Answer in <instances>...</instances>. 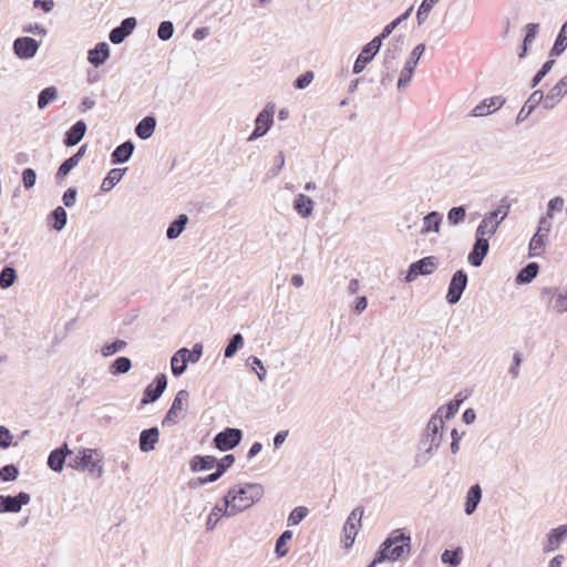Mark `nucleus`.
I'll return each mask as SVG.
<instances>
[{
  "instance_id": "de8ad7c7",
  "label": "nucleus",
  "mask_w": 567,
  "mask_h": 567,
  "mask_svg": "<svg viewBox=\"0 0 567 567\" xmlns=\"http://www.w3.org/2000/svg\"><path fill=\"white\" fill-rule=\"evenodd\" d=\"M127 346V342L121 339L113 341L112 343L105 344L101 348V354L103 357H111L117 352L123 351Z\"/></svg>"
},
{
  "instance_id": "c9c22d12",
  "label": "nucleus",
  "mask_w": 567,
  "mask_h": 567,
  "mask_svg": "<svg viewBox=\"0 0 567 567\" xmlns=\"http://www.w3.org/2000/svg\"><path fill=\"white\" fill-rule=\"evenodd\" d=\"M132 368V361L127 357H118L109 367V372L112 375L124 374Z\"/></svg>"
},
{
  "instance_id": "4468645a",
  "label": "nucleus",
  "mask_w": 567,
  "mask_h": 567,
  "mask_svg": "<svg viewBox=\"0 0 567 567\" xmlns=\"http://www.w3.org/2000/svg\"><path fill=\"white\" fill-rule=\"evenodd\" d=\"M167 386V378L165 374H158L156 375L154 382L148 384L143 393V398L141 400L142 405H146L150 403L155 402L157 399L161 398L163 392L165 391Z\"/></svg>"
},
{
  "instance_id": "338daca9",
  "label": "nucleus",
  "mask_w": 567,
  "mask_h": 567,
  "mask_svg": "<svg viewBox=\"0 0 567 567\" xmlns=\"http://www.w3.org/2000/svg\"><path fill=\"white\" fill-rule=\"evenodd\" d=\"M12 440L13 435L11 432L6 426L0 425V447L8 449L12 445Z\"/></svg>"
},
{
  "instance_id": "774afa93",
  "label": "nucleus",
  "mask_w": 567,
  "mask_h": 567,
  "mask_svg": "<svg viewBox=\"0 0 567 567\" xmlns=\"http://www.w3.org/2000/svg\"><path fill=\"white\" fill-rule=\"evenodd\" d=\"M539 24L538 23H528L526 25V34L524 38L525 44H532L537 35Z\"/></svg>"
},
{
  "instance_id": "f3484780",
  "label": "nucleus",
  "mask_w": 567,
  "mask_h": 567,
  "mask_svg": "<svg viewBox=\"0 0 567 567\" xmlns=\"http://www.w3.org/2000/svg\"><path fill=\"white\" fill-rule=\"evenodd\" d=\"M567 94V79H560L543 99V107L554 109L560 100Z\"/></svg>"
},
{
  "instance_id": "3c124183",
  "label": "nucleus",
  "mask_w": 567,
  "mask_h": 567,
  "mask_svg": "<svg viewBox=\"0 0 567 567\" xmlns=\"http://www.w3.org/2000/svg\"><path fill=\"white\" fill-rule=\"evenodd\" d=\"M414 70V68L404 64V68L402 69L396 83L399 91H403L409 85L412 80Z\"/></svg>"
},
{
  "instance_id": "7c9ffc66",
  "label": "nucleus",
  "mask_w": 567,
  "mask_h": 567,
  "mask_svg": "<svg viewBox=\"0 0 567 567\" xmlns=\"http://www.w3.org/2000/svg\"><path fill=\"white\" fill-rule=\"evenodd\" d=\"M155 127V117L146 116L136 125L135 133L141 140H147L153 135Z\"/></svg>"
},
{
  "instance_id": "6ab92c4d",
  "label": "nucleus",
  "mask_w": 567,
  "mask_h": 567,
  "mask_svg": "<svg viewBox=\"0 0 567 567\" xmlns=\"http://www.w3.org/2000/svg\"><path fill=\"white\" fill-rule=\"evenodd\" d=\"M136 27V19L133 17L126 18L121 22V25L114 28L110 34L109 39L114 44L122 43L126 37H128Z\"/></svg>"
},
{
  "instance_id": "09e8293b",
  "label": "nucleus",
  "mask_w": 567,
  "mask_h": 567,
  "mask_svg": "<svg viewBox=\"0 0 567 567\" xmlns=\"http://www.w3.org/2000/svg\"><path fill=\"white\" fill-rule=\"evenodd\" d=\"M466 209L464 206L453 207L447 212V220L452 226H456L464 221Z\"/></svg>"
},
{
  "instance_id": "f8f14e48",
  "label": "nucleus",
  "mask_w": 567,
  "mask_h": 567,
  "mask_svg": "<svg viewBox=\"0 0 567 567\" xmlns=\"http://www.w3.org/2000/svg\"><path fill=\"white\" fill-rule=\"evenodd\" d=\"M466 286L467 275L463 270H457L451 279L446 301L451 305L458 302Z\"/></svg>"
},
{
  "instance_id": "13d9d810",
  "label": "nucleus",
  "mask_w": 567,
  "mask_h": 567,
  "mask_svg": "<svg viewBox=\"0 0 567 567\" xmlns=\"http://www.w3.org/2000/svg\"><path fill=\"white\" fill-rule=\"evenodd\" d=\"M220 515H224V504L223 505H219L217 504L212 513L209 514L208 518H207V522H206V528L207 530H212L214 529V527L216 526V524L218 523L219 520V516Z\"/></svg>"
},
{
  "instance_id": "a18cd8bd",
  "label": "nucleus",
  "mask_w": 567,
  "mask_h": 567,
  "mask_svg": "<svg viewBox=\"0 0 567 567\" xmlns=\"http://www.w3.org/2000/svg\"><path fill=\"white\" fill-rule=\"evenodd\" d=\"M547 236H543L542 234H535L529 241V255L532 257L539 256L543 254L545 249V239Z\"/></svg>"
},
{
  "instance_id": "39448f33",
  "label": "nucleus",
  "mask_w": 567,
  "mask_h": 567,
  "mask_svg": "<svg viewBox=\"0 0 567 567\" xmlns=\"http://www.w3.org/2000/svg\"><path fill=\"white\" fill-rule=\"evenodd\" d=\"M507 209L502 210L497 208L493 212L487 213L475 230V237L491 238L494 236L501 225L506 218Z\"/></svg>"
},
{
  "instance_id": "4be33fe9",
  "label": "nucleus",
  "mask_w": 567,
  "mask_h": 567,
  "mask_svg": "<svg viewBox=\"0 0 567 567\" xmlns=\"http://www.w3.org/2000/svg\"><path fill=\"white\" fill-rule=\"evenodd\" d=\"M567 538V525H560L554 528L547 535V542L544 545V551L549 553L557 549Z\"/></svg>"
},
{
  "instance_id": "603ef678",
  "label": "nucleus",
  "mask_w": 567,
  "mask_h": 567,
  "mask_svg": "<svg viewBox=\"0 0 567 567\" xmlns=\"http://www.w3.org/2000/svg\"><path fill=\"white\" fill-rule=\"evenodd\" d=\"M78 165L76 159H73L72 157H69L65 159L60 167L58 168V172L55 174V179L58 182L63 181L68 174Z\"/></svg>"
},
{
  "instance_id": "9d476101",
  "label": "nucleus",
  "mask_w": 567,
  "mask_h": 567,
  "mask_svg": "<svg viewBox=\"0 0 567 567\" xmlns=\"http://www.w3.org/2000/svg\"><path fill=\"white\" fill-rule=\"evenodd\" d=\"M382 42L380 38H373L368 44H365L358 55L354 64H353V73H361L368 63H370L375 54L380 51Z\"/></svg>"
},
{
  "instance_id": "f257e3e1",
  "label": "nucleus",
  "mask_w": 567,
  "mask_h": 567,
  "mask_svg": "<svg viewBox=\"0 0 567 567\" xmlns=\"http://www.w3.org/2000/svg\"><path fill=\"white\" fill-rule=\"evenodd\" d=\"M264 495V487L257 483H245L229 488L224 496V515L235 516L249 508Z\"/></svg>"
},
{
  "instance_id": "69168bd1",
  "label": "nucleus",
  "mask_w": 567,
  "mask_h": 567,
  "mask_svg": "<svg viewBox=\"0 0 567 567\" xmlns=\"http://www.w3.org/2000/svg\"><path fill=\"white\" fill-rule=\"evenodd\" d=\"M313 80V72L307 71L303 74L299 75L295 81V86L297 89H306Z\"/></svg>"
},
{
  "instance_id": "393cba45",
  "label": "nucleus",
  "mask_w": 567,
  "mask_h": 567,
  "mask_svg": "<svg viewBox=\"0 0 567 567\" xmlns=\"http://www.w3.org/2000/svg\"><path fill=\"white\" fill-rule=\"evenodd\" d=\"M159 440V431L157 427H150L143 430L140 434V450L142 452H150L155 449Z\"/></svg>"
},
{
  "instance_id": "423d86ee",
  "label": "nucleus",
  "mask_w": 567,
  "mask_h": 567,
  "mask_svg": "<svg viewBox=\"0 0 567 567\" xmlns=\"http://www.w3.org/2000/svg\"><path fill=\"white\" fill-rule=\"evenodd\" d=\"M103 458V453L97 449H81L83 472H89L94 478H100L104 473Z\"/></svg>"
},
{
  "instance_id": "e2e57ef3",
  "label": "nucleus",
  "mask_w": 567,
  "mask_h": 567,
  "mask_svg": "<svg viewBox=\"0 0 567 567\" xmlns=\"http://www.w3.org/2000/svg\"><path fill=\"white\" fill-rule=\"evenodd\" d=\"M235 462V456L233 454L225 455L220 461L216 462L217 465L216 474L217 476H221L227 468H229Z\"/></svg>"
},
{
  "instance_id": "cd10ccee",
  "label": "nucleus",
  "mask_w": 567,
  "mask_h": 567,
  "mask_svg": "<svg viewBox=\"0 0 567 567\" xmlns=\"http://www.w3.org/2000/svg\"><path fill=\"white\" fill-rule=\"evenodd\" d=\"M134 144L131 141H126L118 145L112 153V163L113 164H120V163H126L133 152H134Z\"/></svg>"
},
{
  "instance_id": "c756f323",
  "label": "nucleus",
  "mask_w": 567,
  "mask_h": 567,
  "mask_svg": "<svg viewBox=\"0 0 567 567\" xmlns=\"http://www.w3.org/2000/svg\"><path fill=\"white\" fill-rule=\"evenodd\" d=\"M313 206V200L305 194H298L293 200V208L301 217H309Z\"/></svg>"
},
{
  "instance_id": "f03ea898",
  "label": "nucleus",
  "mask_w": 567,
  "mask_h": 567,
  "mask_svg": "<svg viewBox=\"0 0 567 567\" xmlns=\"http://www.w3.org/2000/svg\"><path fill=\"white\" fill-rule=\"evenodd\" d=\"M444 421L440 415H432L419 442L417 453L415 454V464L424 466L432 458L433 454L441 445L443 437Z\"/></svg>"
},
{
  "instance_id": "58836bf2",
  "label": "nucleus",
  "mask_w": 567,
  "mask_h": 567,
  "mask_svg": "<svg viewBox=\"0 0 567 567\" xmlns=\"http://www.w3.org/2000/svg\"><path fill=\"white\" fill-rule=\"evenodd\" d=\"M58 99V89L55 86H48L43 89L38 96V107L45 109L50 103Z\"/></svg>"
},
{
  "instance_id": "a878e982",
  "label": "nucleus",
  "mask_w": 567,
  "mask_h": 567,
  "mask_svg": "<svg viewBox=\"0 0 567 567\" xmlns=\"http://www.w3.org/2000/svg\"><path fill=\"white\" fill-rule=\"evenodd\" d=\"M86 132V124L84 121H78L65 133L64 144L66 146H75L81 142Z\"/></svg>"
},
{
  "instance_id": "ddd939ff",
  "label": "nucleus",
  "mask_w": 567,
  "mask_h": 567,
  "mask_svg": "<svg viewBox=\"0 0 567 567\" xmlns=\"http://www.w3.org/2000/svg\"><path fill=\"white\" fill-rule=\"evenodd\" d=\"M30 495L25 492H20L16 496L0 495V514L2 513H19L22 506L30 503Z\"/></svg>"
},
{
  "instance_id": "2f4dec72",
  "label": "nucleus",
  "mask_w": 567,
  "mask_h": 567,
  "mask_svg": "<svg viewBox=\"0 0 567 567\" xmlns=\"http://www.w3.org/2000/svg\"><path fill=\"white\" fill-rule=\"evenodd\" d=\"M126 171L127 168H112L103 179L101 189L103 192H110L117 183H120Z\"/></svg>"
},
{
  "instance_id": "bf43d9fd",
  "label": "nucleus",
  "mask_w": 567,
  "mask_h": 567,
  "mask_svg": "<svg viewBox=\"0 0 567 567\" xmlns=\"http://www.w3.org/2000/svg\"><path fill=\"white\" fill-rule=\"evenodd\" d=\"M174 33V25L171 21H163L158 25L157 29V37L163 40L167 41L173 37Z\"/></svg>"
},
{
  "instance_id": "dca6fc26",
  "label": "nucleus",
  "mask_w": 567,
  "mask_h": 567,
  "mask_svg": "<svg viewBox=\"0 0 567 567\" xmlns=\"http://www.w3.org/2000/svg\"><path fill=\"white\" fill-rule=\"evenodd\" d=\"M39 50V42L30 37L18 38L13 42V51L20 59L29 60L33 58Z\"/></svg>"
},
{
  "instance_id": "aec40b11",
  "label": "nucleus",
  "mask_w": 567,
  "mask_h": 567,
  "mask_svg": "<svg viewBox=\"0 0 567 567\" xmlns=\"http://www.w3.org/2000/svg\"><path fill=\"white\" fill-rule=\"evenodd\" d=\"M504 102L505 100L501 96L485 99L472 110L471 115L476 117L485 116L498 110L504 104Z\"/></svg>"
},
{
  "instance_id": "6e6552de",
  "label": "nucleus",
  "mask_w": 567,
  "mask_h": 567,
  "mask_svg": "<svg viewBox=\"0 0 567 567\" xmlns=\"http://www.w3.org/2000/svg\"><path fill=\"white\" fill-rule=\"evenodd\" d=\"M275 105L268 104L256 117L255 130L248 137V141H255L264 136L274 123Z\"/></svg>"
},
{
  "instance_id": "4d7b16f0",
  "label": "nucleus",
  "mask_w": 567,
  "mask_h": 567,
  "mask_svg": "<svg viewBox=\"0 0 567 567\" xmlns=\"http://www.w3.org/2000/svg\"><path fill=\"white\" fill-rule=\"evenodd\" d=\"M426 47L424 43L417 44L410 53L405 64L415 69Z\"/></svg>"
},
{
  "instance_id": "2eb2a0df",
  "label": "nucleus",
  "mask_w": 567,
  "mask_h": 567,
  "mask_svg": "<svg viewBox=\"0 0 567 567\" xmlns=\"http://www.w3.org/2000/svg\"><path fill=\"white\" fill-rule=\"evenodd\" d=\"M436 268L435 257L429 256L420 259L410 265L405 280L408 282L413 281L420 275H430Z\"/></svg>"
},
{
  "instance_id": "e433bc0d",
  "label": "nucleus",
  "mask_w": 567,
  "mask_h": 567,
  "mask_svg": "<svg viewBox=\"0 0 567 567\" xmlns=\"http://www.w3.org/2000/svg\"><path fill=\"white\" fill-rule=\"evenodd\" d=\"M203 354V346L200 343H195L192 350L187 348H182L178 350V357H183L185 363L188 362L196 363L200 360Z\"/></svg>"
},
{
  "instance_id": "9b49d317",
  "label": "nucleus",
  "mask_w": 567,
  "mask_h": 567,
  "mask_svg": "<svg viewBox=\"0 0 567 567\" xmlns=\"http://www.w3.org/2000/svg\"><path fill=\"white\" fill-rule=\"evenodd\" d=\"M243 432L239 429L228 427L214 437L215 446L220 451H229L239 445Z\"/></svg>"
},
{
  "instance_id": "5fc2aeb1",
  "label": "nucleus",
  "mask_w": 567,
  "mask_h": 567,
  "mask_svg": "<svg viewBox=\"0 0 567 567\" xmlns=\"http://www.w3.org/2000/svg\"><path fill=\"white\" fill-rule=\"evenodd\" d=\"M171 367H172V373L175 377L182 375L185 370L187 369V365L183 359V357H178V350L174 353V355L171 359Z\"/></svg>"
},
{
  "instance_id": "bb28decb",
  "label": "nucleus",
  "mask_w": 567,
  "mask_h": 567,
  "mask_svg": "<svg viewBox=\"0 0 567 567\" xmlns=\"http://www.w3.org/2000/svg\"><path fill=\"white\" fill-rule=\"evenodd\" d=\"M443 221V215L439 212H431L423 217V226L421 228V235H427L430 233H440L441 224Z\"/></svg>"
},
{
  "instance_id": "473e14b6",
  "label": "nucleus",
  "mask_w": 567,
  "mask_h": 567,
  "mask_svg": "<svg viewBox=\"0 0 567 567\" xmlns=\"http://www.w3.org/2000/svg\"><path fill=\"white\" fill-rule=\"evenodd\" d=\"M217 460L215 456L206 455L199 456L196 455L190 461V468L193 472L206 471L210 470L215 466Z\"/></svg>"
},
{
  "instance_id": "72a5a7b5",
  "label": "nucleus",
  "mask_w": 567,
  "mask_h": 567,
  "mask_svg": "<svg viewBox=\"0 0 567 567\" xmlns=\"http://www.w3.org/2000/svg\"><path fill=\"white\" fill-rule=\"evenodd\" d=\"M188 223V217L185 214L179 215L166 230V237L168 239H176L185 229Z\"/></svg>"
},
{
  "instance_id": "5701e85b",
  "label": "nucleus",
  "mask_w": 567,
  "mask_h": 567,
  "mask_svg": "<svg viewBox=\"0 0 567 567\" xmlns=\"http://www.w3.org/2000/svg\"><path fill=\"white\" fill-rule=\"evenodd\" d=\"M72 454V451L68 449L66 444L52 451L48 457L49 467L54 472H61L63 470L66 456Z\"/></svg>"
},
{
  "instance_id": "f704fd0d",
  "label": "nucleus",
  "mask_w": 567,
  "mask_h": 567,
  "mask_svg": "<svg viewBox=\"0 0 567 567\" xmlns=\"http://www.w3.org/2000/svg\"><path fill=\"white\" fill-rule=\"evenodd\" d=\"M567 48V21L563 24L554 47L550 50V56H559Z\"/></svg>"
},
{
  "instance_id": "0eeeda50",
  "label": "nucleus",
  "mask_w": 567,
  "mask_h": 567,
  "mask_svg": "<svg viewBox=\"0 0 567 567\" xmlns=\"http://www.w3.org/2000/svg\"><path fill=\"white\" fill-rule=\"evenodd\" d=\"M403 52V38L394 37L386 43L382 54V69L396 70V60Z\"/></svg>"
},
{
  "instance_id": "6e6d98bb",
  "label": "nucleus",
  "mask_w": 567,
  "mask_h": 567,
  "mask_svg": "<svg viewBox=\"0 0 567 567\" xmlns=\"http://www.w3.org/2000/svg\"><path fill=\"white\" fill-rule=\"evenodd\" d=\"M308 513L309 511L307 507H296L288 517V526L298 525L308 515Z\"/></svg>"
},
{
  "instance_id": "c85d7f7f",
  "label": "nucleus",
  "mask_w": 567,
  "mask_h": 567,
  "mask_svg": "<svg viewBox=\"0 0 567 567\" xmlns=\"http://www.w3.org/2000/svg\"><path fill=\"white\" fill-rule=\"evenodd\" d=\"M482 498V488L478 484H475L470 487L467 495H466V502H465V513L466 515H472L480 504Z\"/></svg>"
},
{
  "instance_id": "0e129e2a",
  "label": "nucleus",
  "mask_w": 567,
  "mask_h": 567,
  "mask_svg": "<svg viewBox=\"0 0 567 567\" xmlns=\"http://www.w3.org/2000/svg\"><path fill=\"white\" fill-rule=\"evenodd\" d=\"M37 173L33 168H25L22 172V184L25 189H30L35 185Z\"/></svg>"
},
{
  "instance_id": "4c0bfd02",
  "label": "nucleus",
  "mask_w": 567,
  "mask_h": 567,
  "mask_svg": "<svg viewBox=\"0 0 567 567\" xmlns=\"http://www.w3.org/2000/svg\"><path fill=\"white\" fill-rule=\"evenodd\" d=\"M412 10L413 8L410 7L404 13H402L400 17H398L396 19H394L392 22H390L389 24H386L382 32L377 37V38H380V41L383 42L384 39H386L388 37H390V34L395 30V28L401 24L403 21L408 20L409 17L411 16L412 13Z\"/></svg>"
},
{
  "instance_id": "7ed1b4c3",
  "label": "nucleus",
  "mask_w": 567,
  "mask_h": 567,
  "mask_svg": "<svg viewBox=\"0 0 567 567\" xmlns=\"http://www.w3.org/2000/svg\"><path fill=\"white\" fill-rule=\"evenodd\" d=\"M411 549V536L403 529L393 530L382 544L381 558L385 560H398Z\"/></svg>"
},
{
  "instance_id": "412c9836",
  "label": "nucleus",
  "mask_w": 567,
  "mask_h": 567,
  "mask_svg": "<svg viewBox=\"0 0 567 567\" xmlns=\"http://www.w3.org/2000/svg\"><path fill=\"white\" fill-rule=\"evenodd\" d=\"M543 99H544L543 91H540V90L534 91L530 94V96L528 97V100L525 102V104L523 105L520 111L518 112L517 117H516V123L524 122L532 114V112L535 110V107L538 104L543 103Z\"/></svg>"
},
{
  "instance_id": "052dcab7",
  "label": "nucleus",
  "mask_w": 567,
  "mask_h": 567,
  "mask_svg": "<svg viewBox=\"0 0 567 567\" xmlns=\"http://www.w3.org/2000/svg\"><path fill=\"white\" fill-rule=\"evenodd\" d=\"M565 205V200L560 196H556L548 202L547 205V217H553L555 213L561 212Z\"/></svg>"
},
{
  "instance_id": "a211bd4d",
  "label": "nucleus",
  "mask_w": 567,
  "mask_h": 567,
  "mask_svg": "<svg viewBox=\"0 0 567 567\" xmlns=\"http://www.w3.org/2000/svg\"><path fill=\"white\" fill-rule=\"evenodd\" d=\"M489 243L487 238L475 237V243L471 252L468 254V262L474 267H480L488 254Z\"/></svg>"
},
{
  "instance_id": "49530a36",
  "label": "nucleus",
  "mask_w": 567,
  "mask_h": 567,
  "mask_svg": "<svg viewBox=\"0 0 567 567\" xmlns=\"http://www.w3.org/2000/svg\"><path fill=\"white\" fill-rule=\"evenodd\" d=\"M17 280L16 269L12 267H4L0 272V288L8 289Z\"/></svg>"
},
{
  "instance_id": "ea45409f",
  "label": "nucleus",
  "mask_w": 567,
  "mask_h": 567,
  "mask_svg": "<svg viewBox=\"0 0 567 567\" xmlns=\"http://www.w3.org/2000/svg\"><path fill=\"white\" fill-rule=\"evenodd\" d=\"M538 264L529 262L517 275V284H529L538 274Z\"/></svg>"
},
{
  "instance_id": "8fccbe9b",
  "label": "nucleus",
  "mask_w": 567,
  "mask_h": 567,
  "mask_svg": "<svg viewBox=\"0 0 567 567\" xmlns=\"http://www.w3.org/2000/svg\"><path fill=\"white\" fill-rule=\"evenodd\" d=\"M51 216L54 220L53 228L58 231L62 230L66 224L68 215L63 207H56Z\"/></svg>"
},
{
  "instance_id": "20e7f679",
  "label": "nucleus",
  "mask_w": 567,
  "mask_h": 567,
  "mask_svg": "<svg viewBox=\"0 0 567 567\" xmlns=\"http://www.w3.org/2000/svg\"><path fill=\"white\" fill-rule=\"evenodd\" d=\"M540 299L546 302L547 310L563 315L567 312V287H545L540 291Z\"/></svg>"
},
{
  "instance_id": "79ce46f5",
  "label": "nucleus",
  "mask_w": 567,
  "mask_h": 567,
  "mask_svg": "<svg viewBox=\"0 0 567 567\" xmlns=\"http://www.w3.org/2000/svg\"><path fill=\"white\" fill-rule=\"evenodd\" d=\"M188 398L189 394L186 390H179L173 400L171 410H173L175 413L183 415V412L186 410L188 405Z\"/></svg>"
},
{
  "instance_id": "37998d69",
  "label": "nucleus",
  "mask_w": 567,
  "mask_h": 567,
  "mask_svg": "<svg viewBox=\"0 0 567 567\" xmlns=\"http://www.w3.org/2000/svg\"><path fill=\"white\" fill-rule=\"evenodd\" d=\"M244 347V338L240 333H235L224 350L225 358H233L236 352Z\"/></svg>"
},
{
  "instance_id": "864d4df0",
  "label": "nucleus",
  "mask_w": 567,
  "mask_h": 567,
  "mask_svg": "<svg viewBox=\"0 0 567 567\" xmlns=\"http://www.w3.org/2000/svg\"><path fill=\"white\" fill-rule=\"evenodd\" d=\"M292 538V532L291 530H285L276 542V554L279 557H284L288 553V548L286 547L287 540H290Z\"/></svg>"
},
{
  "instance_id": "1a4fd4ad",
  "label": "nucleus",
  "mask_w": 567,
  "mask_h": 567,
  "mask_svg": "<svg viewBox=\"0 0 567 567\" xmlns=\"http://www.w3.org/2000/svg\"><path fill=\"white\" fill-rule=\"evenodd\" d=\"M363 507H355L348 516L343 526V543L344 547L349 548L354 543L359 527L361 526V519L363 516Z\"/></svg>"
},
{
  "instance_id": "a19ab883",
  "label": "nucleus",
  "mask_w": 567,
  "mask_h": 567,
  "mask_svg": "<svg viewBox=\"0 0 567 567\" xmlns=\"http://www.w3.org/2000/svg\"><path fill=\"white\" fill-rule=\"evenodd\" d=\"M462 548L457 547L454 550L445 549L441 555V560L443 564H446L449 567H458L462 561Z\"/></svg>"
},
{
  "instance_id": "680f3d73",
  "label": "nucleus",
  "mask_w": 567,
  "mask_h": 567,
  "mask_svg": "<svg viewBox=\"0 0 567 567\" xmlns=\"http://www.w3.org/2000/svg\"><path fill=\"white\" fill-rule=\"evenodd\" d=\"M19 474L16 465L9 464L0 468V478L4 482L14 481Z\"/></svg>"
},
{
  "instance_id": "c03bdc74",
  "label": "nucleus",
  "mask_w": 567,
  "mask_h": 567,
  "mask_svg": "<svg viewBox=\"0 0 567 567\" xmlns=\"http://www.w3.org/2000/svg\"><path fill=\"white\" fill-rule=\"evenodd\" d=\"M460 403L461 402L457 400L451 401L446 405H442L441 408H439L433 415H440L441 421H443L444 419H451L457 413L460 409Z\"/></svg>"
},
{
  "instance_id": "b1692460",
  "label": "nucleus",
  "mask_w": 567,
  "mask_h": 567,
  "mask_svg": "<svg viewBox=\"0 0 567 567\" xmlns=\"http://www.w3.org/2000/svg\"><path fill=\"white\" fill-rule=\"evenodd\" d=\"M110 56V47L106 42H100L94 49L87 52V61L94 66H100L105 63Z\"/></svg>"
}]
</instances>
